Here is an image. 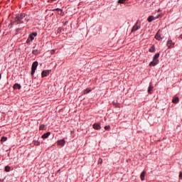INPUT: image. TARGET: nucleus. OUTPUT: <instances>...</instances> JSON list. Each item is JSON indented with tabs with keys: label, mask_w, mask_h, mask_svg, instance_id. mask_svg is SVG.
<instances>
[{
	"label": "nucleus",
	"mask_w": 182,
	"mask_h": 182,
	"mask_svg": "<svg viewBox=\"0 0 182 182\" xmlns=\"http://www.w3.org/2000/svg\"><path fill=\"white\" fill-rule=\"evenodd\" d=\"M29 21V16L26 14L21 13L18 14L15 18V22L17 24L27 23Z\"/></svg>",
	"instance_id": "nucleus-1"
},
{
	"label": "nucleus",
	"mask_w": 182,
	"mask_h": 182,
	"mask_svg": "<svg viewBox=\"0 0 182 182\" xmlns=\"http://www.w3.org/2000/svg\"><path fill=\"white\" fill-rule=\"evenodd\" d=\"M140 28H141V22L140 21V20H137L135 24L132 28V30H131L132 33H134V32L139 31Z\"/></svg>",
	"instance_id": "nucleus-2"
},
{
	"label": "nucleus",
	"mask_w": 182,
	"mask_h": 182,
	"mask_svg": "<svg viewBox=\"0 0 182 182\" xmlns=\"http://www.w3.org/2000/svg\"><path fill=\"white\" fill-rule=\"evenodd\" d=\"M38 36V33L34 32L29 35L28 38L26 40V43H31L33 39H35V37Z\"/></svg>",
	"instance_id": "nucleus-3"
},
{
	"label": "nucleus",
	"mask_w": 182,
	"mask_h": 182,
	"mask_svg": "<svg viewBox=\"0 0 182 182\" xmlns=\"http://www.w3.org/2000/svg\"><path fill=\"white\" fill-rule=\"evenodd\" d=\"M38 61H35L32 64V67H31V75H35V71L36 70L37 68H38Z\"/></svg>",
	"instance_id": "nucleus-4"
},
{
	"label": "nucleus",
	"mask_w": 182,
	"mask_h": 182,
	"mask_svg": "<svg viewBox=\"0 0 182 182\" xmlns=\"http://www.w3.org/2000/svg\"><path fill=\"white\" fill-rule=\"evenodd\" d=\"M175 43H173V41L171 39H168L166 43V46H168V49H171V48H174Z\"/></svg>",
	"instance_id": "nucleus-5"
},
{
	"label": "nucleus",
	"mask_w": 182,
	"mask_h": 182,
	"mask_svg": "<svg viewBox=\"0 0 182 182\" xmlns=\"http://www.w3.org/2000/svg\"><path fill=\"white\" fill-rule=\"evenodd\" d=\"M51 70H45L42 71L41 73V77H46V76H48L49 73H50Z\"/></svg>",
	"instance_id": "nucleus-6"
},
{
	"label": "nucleus",
	"mask_w": 182,
	"mask_h": 182,
	"mask_svg": "<svg viewBox=\"0 0 182 182\" xmlns=\"http://www.w3.org/2000/svg\"><path fill=\"white\" fill-rule=\"evenodd\" d=\"M156 65H159V60L153 58V60L149 63V66H156Z\"/></svg>",
	"instance_id": "nucleus-7"
},
{
	"label": "nucleus",
	"mask_w": 182,
	"mask_h": 182,
	"mask_svg": "<svg viewBox=\"0 0 182 182\" xmlns=\"http://www.w3.org/2000/svg\"><path fill=\"white\" fill-rule=\"evenodd\" d=\"M93 129H95V130H100V129H102V127H100V124L99 123H95L92 125Z\"/></svg>",
	"instance_id": "nucleus-8"
},
{
	"label": "nucleus",
	"mask_w": 182,
	"mask_h": 182,
	"mask_svg": "<svg viewBox=\"0 0 182 182\" xmlns=\"http://www.w3.org/2000/svg\"><path fill=\"white\" fill-rule=\"evenodd\" d=\"M54 11H57L58 15H60L61 16H63L65 15V13H63V11L60 9H55Z\"/></svg>",
	"instance_id": "nucleus-9"
},
{
	"label": "nucleus",
	"mask_w": 182,
	"mask_h": 182,
	"mask_svg": "<svg viewBox=\"0 0 182 182\" xmlns=\"http://www.w3.org/2000/svg\"><path fill=\"white\" fill-rule=\"evenodd\" d=\"M155 39H156V41H161V36L159 33V31L155 35Z\"/></svg>",
	"instance_id": "nucleus-10"
},
{
	"label": "nucleus",
	"mask_w": 182,
	"mask_h": 182,
	"mask_svg": "<svg viewBox=\"0 0 182 182\" xmlns=\"http://www.w3.org/2000/svg\"><path fill=\"white\" fill-rule=\"evenodd\" d=\"M58 146H65V139L58 141Z\"/></svg>",
	"instance_id": "nucleus-11"
},
{
	"label": "nucleus",
	"mask_w": 182,
	"mask_h": 182,
	"mask_svg": "<svg viewBox=\"0 0 182 182\" xmlns=\"http://www.w3.org/2000/svg\"><path fill=\"white\" fill-rule=\"evenodd\" d=\"M146 176V171H142L141 173V181H144V177Z\"/></svg>",
	"instance_id": "nucleus-12"
},
{
	"label": "nucleus",
	"mask_w": 182,
	"mask_h": 182,
	"mask_svg": "<svg viewBox=\"0 0 182 182\" xmlns=\"http://www.w3.org/2000/svg\"><path fill=\"white\" fill-rule=\"evenodd\" d=\"M50 136V132H47L42 135V139H48Z\"/></svg>",
	"instance_id": "nucleus-13"
},
{
	"label": "nucleus",
	"mask_w": 182,
	"mask_h": 182,
	"mask_svg": "<svg viewBox=\"0 0 182 182\" xmlns=\"http://www.w3.org/2000/svg\"><path fill=\"white\" fill-rule=\"evenodd\" d=\"M179 99L178 97H175L173 98L172 102L176 105L179 102Z\"/></svg>",
	"instance_id": "nucleus-14"
},
{
	"label": "nucleus",
	"mask_w": 182,
	"mask_h": 182,
	"mask_svg": "<svg viewBox=\"0 0 182 182\" xmlns=\"http://www.w3.org/2000/svg\"><path fill=\"white\" fill-rule=\"evenodd\" d=\"M155 19H156V18H154L153 16H150L147 18V21H148V22H153V21H154Z\"/></svg>",
	"instance_id": "nucleus-15"
},
{
	"label": "nucleus",
	"mask_w": 182,
	"mask_h": 182,
	"mask_svg": "<svg viewBox=\"0 0 182 182\" xmlns=\"http://www.w3.org/2000/svg\"><path fill=\"white\" fill-rule=\"evenodd\" d=\"M21 85L18 84V83H16L14 85V89H18V90H21Z\"/></svg>",
	"instance_id": "nucleus-16"
},
{
	"label": "nucleus",
	"mask_w": 182,
	"mask_h": 182,
	"mask_svg": "<svg viewBox=\"0 0 182 182\" xmlns=\"http://www.w3.org/2000/svg\"><path fill=\"white\" fill-rule=\"evenodd\" d=\"M153 89H154L153 85H150L149 88H148V93H149V95H151V92H152Z\"/></svg>",
	"instance_id": "nucleus-17"
},
{
	"label": "nucleus",
	"mask_w": 182,
	"mask_h": 182,
	"mask_svg": "<svg viewBox=\"0 0 182 182\" xmlns=\"http://www.w3.org/2000/svg\"><path fill=\"white\" fill-rule=\"evenodd\" d=\"M92 92V90L87 88L83 91V95H87V93H90Z\"/></svg>",
	"instance_id": "nucleus-18"
},
{
	"label": "nucleus",
	"mask_w": 182,
	"mask_h": 182,
	"mask_svg": "<svg viewBox=\"0 0 182 182\" xmlns=\"http://www.w3.org/2000/svg\"><path fill=\"white\" fill-rule=\"evenodd\" d=\"M149 52L154 53L156 52V48L154 47V45H153L150 48H149Z\"/></svg>",
	"instance_id": "nucleus-19"
},
{
	"label": "nucleus",
	"mask_w": 182,
	"mask_h": 182,
	"mask_svg": "<svg viewBox=\"0 0 182 182\" xmlns=\"http://www.w3.org/2000/svg\"><path fill=\"white\" fill-rule=\"evenodd\" d=\"M159 58H160V53H157L155 54V55L154 56V59L155 60H159Z\"/></svg>",
	"instance_id": "nucleus-20"
},
{
	"label": "nucleus",
	"mask_w": 182,
	"mask_h": 182,
	"mask_svg": "<svg viewBox=\"0 0 182 182\" xmlns=\"http://www.w3.org/2000/svg\"><path fill=\"white\" fill-rule=\"evenodd\" d=\"M5 171H7V172L11 171V167L9 166H6L5 167Z\"/></svg>",
	"instance_id": "nucleus-21"
},
{
	"label": "nucleus",
	"mask_w": 182,
	"mask_h": 182,
	"mask_svg": "<svg viewBox=\"0 0 182 182\" xmlns=\"http://www.w3.org/2000/svg\"><path fill=\"white\" fill-rule=\"evenodd\" d=\"M33 144H34V146H39V144H41V143L38 141H33Z\"/></svg>",
	"instance_id": "nucleus-22"
},
{
	"label": "nucleus",
	"mask_w": 182,
	"mask_h": 182,
	"mask_svg": "<svg viewBox=\"0 0 182 182\" xmlns=\"http://www.w3.org/2000/svg\"><path fill=\"white\" fill-rule=\"evenodd\" d=\"M6 140H8V138L5 137V136H2L1 141H6Z\"/></svg>",
	"instance_id": "nucleus-23"
},
{
	"label": "nucleus",
	"mask_w": 182,
	"mask_h": 182,
	"mask_svg": "<svg viewBox=\"0 0 182 182\" xmlns=\"http://www.w3.org/2000/svg\"><path fill=\"white\" fill-rule=\"evenodd\" d=\"M127 0H118V4H124Z\"/></svg>",
	"instance_id": "nucleus-24"
},
{
	"label": "nucleus",
	"mask_w": 182,
	"mask_h": 182,
	"mask_svg": "<svg viewBox=\"0 0 182 182\" xmlns=\"http://www.w3.org/2000/svg\"><path fill=\"white\" fill-rule=\"evenodd\" d=\"M40 130H43V129H45V125L42 124L40 126Z\"/></svg>",
	"instance_id": "nucleus-25"
},
{
	"label": "nucleus",
	"mask_w": 182,
	"mask_h": 182,
	"mask_svg": "<svg viewBox=\"0 0 182 182\" xmlns=\"http://www.w3.org/2000/svg\"><path fill=\"white\" fill-rule=\"evenodd\" d=\"M105 130H110V126H105Z\"/></svg>",
	"instance_id": "nucleus-26"
},
{
	"label": "nucleus",
	"mask_w": 182,
	"mask_h": 182,
	"mask_svg": "<svg viewBox=\"0 0 182 182\" xmlns=\"http://www.w3.org/2000/svg\"><path fill=\"white\" fill-rule=\"evenodd\" d=\"M102 162H103V160H102V159H99L98 163H99L100 164H102Z\"/></svg>",
	"instance_id": "nucleus-27"
},
{
	"label": "nucleus",
	"mask_w": 182,
	"mask_h": 182,
	"mask_svg": "<svg viewBox=\"0 0 182 182\" xmlns=\"http://www.w3.org/2000/svg\"><path fill=\"white\" fill-rule=\"evenodd\" d=\"M115 107H118V108H120V104H115Z\"/></svg>",
	"instance_id": "nucleus-28"
},
{
	"label": "nucleus",
	"mask_w": 182,
	"mask_h": 182,
	"mask_svg": "<svg viewBox=\"0 0 182 182\" xmlns=\"http://www.w3.org/2000/svg\"><path fill=\"white\" fill-rule=\"evenodd\" d=\"M179 178H182V172H180L179 173Z\"/></svg>",
	"instance_id": "nucleus-29"
},
{
	"label": "nucleus",
	"mask_w": 182,
	"mask_h": 182,
	"mask_svg": "<svg viewBox=\"0 0 182 182\" xmlns=\"http://www.w3.org/2000/svg\"><path fill=\"white\" fill-rule=\"evenodd\" d=\"M19 31H21V28H19L16 29V32H19Z\"/></svg>",
	"instance_id": "nucleus-30"
},
{
	"label": "nucleus",
	"mask_w": 182,
	"mask_h": 182,
	"mask_svg": "<svg viewBox=\"0 0 182 182\" xmlns=\"http://www.w3.org/2000/svg\"><path fill=\"white\" fill-rule=\"evenodd\" d=\"M36 50H33V54H35V53H36Z\"/></svg>",
	"instance_id": "nucleus-31"
},
{
	"label": "nucleus",
	"mask_w": 182,
	"mask_h": 182,
	"mask_svg": "<svg viewBox=\"0 0 182 182\" xmlns=\"http://www.w3.org/2000/svg\"><path fill=\"white\" fill-rule=\"evenodd\" d=\"M1 77H2V75L0 74V80H1Z\"/></svg>",
	"instance_id": "nucleus-32"
}]
</instances>
